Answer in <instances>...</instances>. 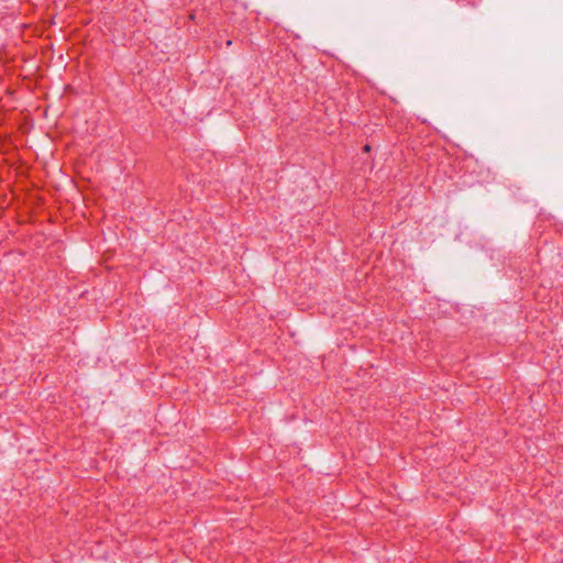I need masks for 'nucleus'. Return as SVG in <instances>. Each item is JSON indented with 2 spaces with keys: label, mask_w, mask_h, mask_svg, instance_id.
Here are the masks:
<instances>
[{
  "label": "nucleus",
  "mask_w": 563,
  "mask_h": 563,
  "mask_svg": "<svg viewBox=\"0 0 563 563\" xmlns=\"http://www.w3.org/2000/svg\"><path fill=\"white\" fill-rule=\"evenodd\" d=\"M363 150H364L365 152H368V151L371 150V147H369V145H365V146L363 147Z\"/></svg>",
  "instance_id": "nucleus-1"
}]
</instances>
